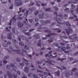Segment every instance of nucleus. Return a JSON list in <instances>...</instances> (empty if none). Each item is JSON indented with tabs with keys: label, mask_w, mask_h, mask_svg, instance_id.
Wrapping results in <instances>:
<instances>
[{
	"label": "nucleus",
	"mask_w": 78,
	"mask_h": 78,
	"mask_svg": "<svg viewBox=\"0 0 78 78\" xmlns=\"http://www.w3.org/2000/svg\"><path fill=\"white\" fill-rule=\"evenodd\" d=\"M7 74L9 78H12V75L11 73V72L9 71L7 72Z\"/></svg>",
	"instance_id": "obj_9"
},
{
	"label": "nucleus",
	"mask_w": 78,
	"mask_h": 78,
	"mask_svg": "<svg viewBox=\"0 0 78 78\" xmlns=\"http://www.w3.org/2000/svg\"><path fill=\"white\" fill-rule=\"evenodd\" d=\"M57 59L58 61H63L64 59H66L61 58H57Z\"/></svg>",
	"instance_id": "obj_28"
},
{
	"label": "nucleus",
	"mask_w": 78,
	"mask_h": 78,
	"mask_svg": "<svg viewBox=\"0 0 78 78\" xmlns=\"http://www.w3.org/2000/svg\"><path fill=\"white\" fill-rule=\"evenodd\" d=\"M23 26V23H21L20 21H19L18 22V27L19 28H21Z\"/></svg>",
	"instance_id": "obj_8"
},
{
	"label": "nucleus",
	"mask_w": 78,
	"mask_h": 78,
	"mask_svg": "<svg viewBox=\"0 0 78 78\" xmlns=\"http://www.w3.org/2000/svg\"><path fill=\"white\" fill-rule=\"evenodd\" d=\"M2 62L1 61H0V66H2Z\"/></svg>",
	"instance_id": "obj_55"
},
{
	"label": "nucleus",
	"mask_w": 78,
	"mask_h": 78,
	"mask_svg": "<svg viewBox=\"0 0 78 78\" xmlns=\"http://www.w3.org/2000/svg\"><path fill=\"white\" fill-rule=\"evenodd\" d=\"M55 75L56 76H59V75H60V73H59V71H58L55 72Z\"/></svg>",
	"instance_id": "obj_17"
},
{
	"label": "nucleus",
	"mask_w": 78,
	"mask_h": 78,
	"mask_svg": "<svg viewBox=\"0 0 78 78\" xmlns=\"http://www.w3.org/2000/svg\"><path fill=\"white\" fill-rule=\"evenodd\" d=\"M28 10H27L26 12V13H24V16H26V17H27V16H28Z\"/></svg>",
	"instance_id": "obj_26"
},
{
	"label": "nucleus",
	"mask_w": 78,
	"mask_h": 78,
	"mask_svg": "<svg viewBox=\"0 0 78 78\" xmlns=\"http://www.w3.org/2000/svg\"><path fill=\"white\" fill-rule=\"evenodd\" d=\"M12 33H11L10 34H7L8 36H8L7 37L9 39H11V36H12Z\"/></svg>",
	"instance_id": "obj_12"
},
{
	"label": "nucleus",
	"mask_w": 78,
	"mask_h": 78,
	"mask_svg": "<svg viewBox=\"0 0 78 78\" xmlns=\"http://www.w3.org/2000/svg\"><path fill=\"white\" fill-rule=\"evenodd\" d=\"M53 62L52 61H45V62H47V63H48L49 64H52V65H53V64L51 62Z\"/></svg>",
	"instance_id": "obj_15"
},
{
	"label": "nucleus",
	"mask_w": 78,
	"mask_h": 78,
	"mask_svg": "<svg viewBox=\"0 0 78 78\" xmlns=\"http://www.w3.org/2000/svg\"><path fill=\"white\" fill-rule=\"evenodd\" d=\"M39 41V42L37 44V46H39V47H41V40H40Z\"/></svg>",
	"instance_id": "obj_22"
},
{
	"label": "nucleus",
	"mask_w": 78,
	"mask_h": 78,
	"mask_svg": "<svg viewBox=\"0 0 78 78\" xmlns=\"http://www.w3.org/2000/svg\"><path fill=\"white\" fill-rule=\"evenodd\" d=\"M24 48L26 50H29V48L27 46H25L24 47Z\"/></svg>",
	"instance_id": "obj_38"
},
{
	"label": "nucleus",
	"mask_w": 78,
	"mask_h": 78,
	"mask_svg": "<svg viewBox=\"0 0 78 78\" xmlns=\"http://www.w3.org/2000/svg\"><path fill=\"white\" fill-rule=\"evenodd\" d=\"M29 10L30 11H33V9L29 8Z\"/></svg>",
	"instance_id": "obj_62"
},
{
	"label": "nucleus",
	"mask_w": 78,
	"mask_h": 78,
	"mask_svg": "<svg viewBox=\"0 0 78 78\" xmlns=\"http://www.w3.org/2000/svg\"><path fill=\"white\" fill-rule=\"evenodd\" d=\"M12 51L16 52L17 53V54H19L20 55H21L23 56H24V55H23V53L22 52L21 53H20V50H12Z\"/></svg>",
	"instance_id": "obj_6"
},
{
	"label": "nucleus",
	"mask_w": 78,
	"mask_h": 78,
	"mask_svg": "<svg viewBox=\"0 0 78 78\" xmlns=\"http://www.w3.org/2000/svg\"><path fill=\"white\" fill-rule=\"evenodd\" d=\"M20 66H22V67H23V66H24V64L23 63H20Z\"/></svg>",
	"instance_id": "obj_41"
},
{
	"label": "nucleus",
	"mask_w": 78,
	"mask_h": 78,
	"mask_svg": "<svg viewBox=\"0 0 78 78\" xmlns=\"http://www.w3.org/2000/svg\"><path fill=\"white\" fill-rule=\"evenodd\" d=\"M19 45H21V46H24V44H23V43L22 42H20Z\"/></svg>",
	"instance_id": "obj_34"
},
{
	"label": "nucleus",
	"mask_w": 78,
	"mask_h": 78,
	"mask_svg": "<svg viewBox=\"0 0 78 78\" xmlns=\"http://www.w3.org/2000/svg\"><path fill=\"white\" fill-rule=\"evenodd\" d=\"M65 47H62L61 48V50L62 51H65V50L66 49Z\"/></svg>",
	"instance_id": "obj_36"
},
{
	"label": "nucleus",
	"mask_w": 78,
	"mask_h": 78,
	"mask_svg": "<svg viewBox=\"0 0 78 78\" xmlns=\"http://www.w3.org/2000/svg\"><path fill=\"white\" fill-rule=\"evenodd\" d=\"M44 74L45 75H47L48 74L49 76H51V74H50V73H48L46 72H44Z\"/></svg>",
	"instance_id": "obj_23"
},
{
	"label": "nucleus",
	"mask_w": 78,
	"mask_h": 78,
	"mask_svg": "<svg viewBox=\"0 0 78 78\" xmlns=\"http://www.w3.org/2000/svg\"><path fill=\"white\" fill-rule=\"evenodd\" d=\"M69 9L67 8L66 9H65L64 11H69Z\"/></svg>",
	"instance_id": "obj_51"
},
{
	"label": "nucleus",
	"mask_w": 78,
	"mask_h": 78,
	"mask_svg": "<svg viewBox=\"0 0 78 78\" xmlns=\"http://www.w3.org/2000/svg\"><path fill=\"white\" fill-rule=\"evenodd\" d=\"M28 57H29V58H30V59H31V57H32V55H28Z\"/></svg>",
	"instance_id": "obj_56"
},
{
	"label": "nucleus",
	"mask_w": 78,
	"mask_h": 78,
	"mask_svg": "<svg viewBox=\"0 0 78 78\" xmlns=\"http://www.w3.org/2000/svg\"><path fill=\"white\" fill-rule=\"evenodd\" d=\"M37 72H40V73H43L42 71H41L39 70H37Z\"/></svg>",
	"instance_id": "obj_48"
},
{
	"label": "nucleus",
	"mask_w": 78,
	"mask_h": 78,
	"mask_svg": "<svg viewBox=\"0 0 78 78\" xmlns=\"http://www.w3.org/2000/svg\"><path fill=\"white\" fill-rule=\"evenodd\" d=\"M39 75L40 76H43V75L42 74H39Z\"/></svg>",
	"instance_id": "obj_63"
},
{
	"label": "nucleus",
	"mask_w": 78,
	"mask_h": 78,
	"mask_svg": "<svg viewBox=\"0 0 78 78\" xmlns=\"http://www.w3.org/2000/svg\"><path fill=\"white\" fill-rule=\"evenodd\" d=\"M29 70V69H28V68L25 67L24 68V71L26 73H28V70Z\"/></svg>",
	"instance_id": "obj_14"
},
{
	"label": "nucleus",
	"mask_w": 78,
	"mask_h": 78,
	"mask_svg": "<svg viewBox=\"0 0 78 78\" xmlns=\"http://www.w3.org/2000/svg\"><path fill=\"white\" fill-rule=\"evenodd\" d=\"M72 36L74 37L73 39L72 38ZM69 39H73V41H76V40L77 39H78V37H76V34H73L72 36H69Z\"/></svg>",
	"instance_id": "obj_5"
},
{
	"label": "nucleus",
	"mask_w": 78,
	"mask_h": 78,
	"mask_svg": "<svg viewBox=\"0 0 78 78\" xmlns=\"http://www.w3.org/2000/svg\"><path fill=\"white\" fill-rule=\"evenodd\" d=\"M16 16L15 15L14 17L12 18V19H13L12 20V19L10 20V22L9 23V25H11L12 21L13 22L12 24H14V25H16V24H17V23L16 22V21L17 20H16V19L15 18L16 17Z\"/></svg>",
	"instance_id": "obj_2"
},
{
	"label": "nucleus",
	"mask_w": 78,
	"mask_h": 78,
	"mask_svg": "<svg viewBox=\"0 0 78 78\" xmlns=\"http://www.w3.org/2000/svg\"><path fill=\"white\" fill-rule=\"evenodd\" d=\"M12 31L13 33H15V28H13L12 29Z\"/></svg>",
	"instance_id": "obj_47"
},
{
	"label": "nucleus",
	"mask_w": 78,
	"mask_h": 78,
	"mask_svg": "<svg viewBox=\"0 0 78 78\" xmlns=\"http://www.w3.org/2000/svg\"><path fill=\"white\" fill-rule=\"evenodd\" d=\"M66 26H67L68 27H70L71 26V25H70V24L69 23V22H67L66 23Z\"/></svg>",
	"instance_id": "obj_33"
},
{
	"label": "nucleus",
	"mask_w": 78,
	"mask_h": 78,
	"mask_svg": "<svg viewBox=\"0 0 78 78\" xmlns=\"http://www.w3.org/2000/svg\"><path fill=\"white\" fill-rule=\"evenodd\" d=\"M15 3L16 6H20L22 4V1L21 0H15Z\"/></svg>",
	"instance_id": "obj_3"
},
{
	"label": "nucleus",
	"mask_w": 78,
	"mask_h": 78,
	"mask_svg": "<svg viewBox=\"0 0 78 78\" xmlns=\"http://www.w3.org/2000/svg\"><path fill=\"white\" fill-rule=\"evenodd\" d=\"M5 30L7 31H10V30H9V29H8V27H6L5 28Z\"/></svg>",
	"instance_id": "obj_46"
},
{
	"label": "nucleus",
	"mask_w": 78,
	"mask_h": 78,
	"mask_svg": "<svg viewBox=\"0 0 78 78\" xmlns=\"http://www.w3.org/2000/svg\"><path fill=\"white\" fill-rule=\"evenodd\" d=\"M73 59V58H69V60L70 61H72Z\"/></svg>",
	"instance_id": "obj_57"
},
{
	"label": "nucleus",
	"mask_w": 78,
	"mask_h": 78,
	"mask_svg": "<svg viewBox=\"0 0 78 78\" xmlns=\"http://www.w3.org/2000/svg\"><path fill=\"white\" fill-rule=\"evenodd\" d=\"M33 30H34V29H31L30 30H29V32H30V31H33Z\"/></svg>",
	"instance_id": "obj_60"
},
{
	"label": "nucleus",
	"mask_w": 78,
	"mask_h": 78,
	"mask_svg": "<svg viewBox=\"0 0 78 78\" xmlns=\"http://www.w3.org/2000/svg\"><path fill=\"white\" fill-rule=\"evenodd\" d=\"M40 27H38V29L37 30V31H39V32H41V30L42 29V28H41V26H40Z\"/></svg>",
	"instance_id": "obj_30"
},
{
	"label": "nucleus",
	"mask_w": 78,
	"mask_h": 78,
	"mask_svg": "<svg viewBox=\"0 0 78 78\" xmlns=\"http://www.w3.org/2000/svg\"><path fill=\"white\" fill-rule=\"evenodd\" d=\"M57 68H58V69H61V70H65V69H66V68L64 66H62L61 67L62 69H61V68L59 67H57Z\"/></svg>",
	"instance_id": "obj_19"
},
{
	"label": "nucleus",
	"mask_w": 78,
	"mask_h": 78,
	"mask_svg": "<svg viewBox=\"0 0 78 78\" xmlns=\"http://www.w3.org/2000/svg\"><path fill=\"white\" fill-rule=\"evenodd\" d=\"M23 59L24 60V61H25L26 62L25 63V65H26V66H28L29 65V63H28V61L26 60L24 58H23Z\"/></svg>",
	"instance_id": "obj_16"
},
{
	"label": "nucleus",
	"mask_w": 78,
	"mask_h": 78,
	"mask_svg": "<svg viewBox=\"0 0 78 78\" xmlns=\"http://www.w3.org/2000/svg\"><path fill=\"white\" fill-rule=\"evenodd\" d=\"M31 75V73H29L28 74V76H30Z\"/></svg>",
	"instance_id": "obj_64"
},
{
	"label": "nucleus",
	"mask_w": 78,
	"mask_h": 78,
	"mask_svg": "<svg viewBox=\"0 0 78 78\" xmlns=\"http://www.w3.org/2000/svg\"><path fill=\"white\" fill-rule=\"evenodd\" d=\"M44 13H42V15L41 14L39 15V17L40 19H43V17H44Z\"/></svg>",
	"instance_id": "obj_18"
},
{
	"label": "nucleus",
	"mask_w": 78,
	"mask_h": 78,
	"mask_svg": "<svg viewBox=\"0 0 78 78\" xmlns=\"http://www.w3.org/2000/svg\"><path fill=\"white\" fill-rule=\"evenodd\" d=\"M55 45L56 47H58V49L57 50V51H61V50H60L59 49H60V48H61V47L59 46V44H56Z\"/></svg>",
	"instance_id": "obj_10"
},
{
	"label": "nucleus",
	"mask_w": 78,
	"mask_h": 78,
	"mask_svg": "<svg viewBox=\"0 0 78 78\" xmlns=\"http://www.w3.org/2000/svg\"><path fill=\"white\" fill-rule=\"evenodd\" d=\"M33 76L34 77V78H37V75H36L35 74H34L33 75Z\"/></svg>",
	"instance_id": "obj_35"
},
{
	"label": "nucleus",
	"mask_w": 78,
	"mask_h": 78,
	"mask_svg": "<svg viewBox=\"0 0 78 78\" xmlns=\"http://www.w3.org/2000/svg\"><path fill=\"white\" fill-rule=\"evenodd\" d=\"M76 70V68H74L72 69V71L71 72V74L70 75H73V73H72V72H75Z\"/></svg>",
	"instance_id": "obj_20"
},
{
	"label": "nucleus",
	"mask_w": 78,
	"mask_h": 78,
	"mask_svg": "<svg viewBox=\"0 0 78 78\" xmlns=\"http://www.w3.org/2000/svg\"><path fill=\"white\" fill-rule=\"evenodd\" d=\"M39 25V23H37L35 24V25L36 27H37V26H38V25Z\"/></svg>",
	"instance_id": "obj_58"
},
{
	"label": "nucleus",
	"mask_w": 78,
	"mask_h": 78,
	"mask_svg": "<svg viewBox=\"0 0 78 78\" xmlns=\"http://www.w3.org/2000/svg\"><path fill=\"white\" fill-rule=\"evenodd\" d=\"M10 66L14 68V69H12V70L14 71V72H16V69H17V67H16V66L14 64H12V63H11L10 64Z\"/></svg>",
	"instance_id": "obj_7"
},
{
	"label": "nucleus",
	"mask_w": 78,
	"mask_h": 78,
	"mask_svg": "<svg viewBox=\"0 0 78 78\" xmlns=\"http://www.w3.org/2000/svg\"><path fill=\"white\" fill-rule=\"evenodd\" d=\"M17 19H18V20H22V19H23V18H22V17H18L17 18Z\"/></svg>",
	"instance_id": "obj_40"
},
{
	"label": "nucleus",
	"mask_w": 78,
	"mask_h": 78,
	"mask_svg": "<svg viewBox=\"0 0 78 78\" xmlns=\"http://www.w3.org/2000/svg\"><path fill=\"white\" fill-rule=\"evenodd\" d=\"M14 78H17V74L16 75H14L13 76Z\"/></svg>",
	"instance_id": "obj_61"
},
{
	"label": "nucleus",
	"mask_w": 78,
	"mask_h": 78,
	"mask_svg": "<svg viewBox=\"0 0 78 78\" xmlns=\"http://www.w3.org/2000/svg\"><path fill=\"white\" fill-rule=\"evenodd\" d=\"M65 31L68 36L69 35L70 33H73V30L70 27H68V29H66Z\"/></svg>",
	"instance_id": "obj_4"
},
{
	"label": "nucleus",
	"mask_w": 78,
	"mask_h": 78,
	"mask_svg": "<svg viewBox=\"0 0 78 78\" xmlns=\"http://www.w3.org/2000/svg\"><path fill=\"white\" fill-rule=\"evenodd\" d=\"M54 15H56V17H54V19L55 20H56V21H57V23H58V24H59V25H61V24H65V23H60L61 21V19L57 18V17L58 16H59V17H60L61 19H62V18L63 17V16L61 15V14H60L59 15H58V13H57V12H54Z\"/></svg>",
	"instance_id": "obj_1"
},
{
	"label": "nucleus",
	"mask_w": 78,
	"mask_h": 78,
	"mask_svg": "<svg viewBox=\"0 0 78 78\" xmlns=\"http://www.w3.org/2000/svg\"><path fill=\"white\" fill-rule=\"evenodd\" d=\"M56 57H57V56H53L52 55H51L48 56V57L49 58H56Z\"/></svg>",
	"instance_id": "obj_31"
},
{
	"label": "nucleus",
	"mask_w": 78,
	"mask_h": 78,
	"mask_svg": "<svg viewBox=\"0 0 78 78\" xmlns=\"http://www.w3.org/2000/svg\"><path fill=\"white\" fill-rule=\"evenodd\" d=\"M31 4L29 5V6H32L33 5H34V3L33 2H31Z\"/></svg>",
	"instance_id": "obj_49"
},
{
	"label": "nucleus",
	"mask_w": 78,
	"mask_h": 78,
	"mask_svg": "<svg viewBox=\"0 0 78 78\" xmlns=\"http://www.w3.org/2000/svg\"><path fill=\"white\" fill-rule=\"evenodd\" d=\"M12 41L13 43H17V41H16V40L14 39H13L12 40Z\"/></svg>",
	"instance_id": "obj_37"
},
{
	"label": "nucleus",
	"mask_w": 78,
	"mask_h": 78,
	"mask_svg": "<svg viewBox=\"0 0 78 78\" xmlns=\"http://www.w3.org/2000/svg\"><path fill=\"white\" fill-rule=\"evenodd\" d=\"M37 63L38 64H42V62H39V61H37Z\"/></svg>",
	"instance_id": "obj_44"
},
{
	"label": "nucleus",
	"mask_w": 78,
	"mask_h": 78,
	"mask_svg": "<svg viewBox=\"0 0 78 78\" xmlns=\"http://www.w3.org/2000/svg\"><path fill=\"white\" fill-rule=\"evenodd\" d=\"M39 35H34V37H36V39H39Z\"/></svg>",
	"instance_id": "obj_32"
},
{
	"label": "nucleus",
	"mask_w": 78,
	"mask_h": 78,
	"mask_svg": "<svg viewBox=\"0 0 78 78\" xmlns=\"http://www.w3.org/2000/svg\"><path fill=\"white\" fill-rule=\"evenodd\" d=\"M53 8L55 9V11H58V8L57 7H54Z\"/></svg>",
	"instance_id": "obj_39"
},
{
	"label": "nucleus",
	"mask_w": 78,
	"mask_h": 78,
	"mask_svg": "<svg viewBox=\"0 0 78 78\" xmlns=\"http://www.w3.org/2000/svg\"><path fill=\"white\" fill-rule=\"evenodd\" d=\"M52 35H55V34L54 33H51L50 34H48L46 35V36L47 37H50Z\"/></svg>",
	"instance_id": "obj_13"
},
{
	"label": "nucleus",
	"mask_w": 78,
	"mask_h": 78,
	"mask_svg": "<svg viewBox=\"0 0 78 78\" xmlns=\"http://www.w3.org/2000/svg\"><path fill=\"white\" fill-rule=\"evenodd\" d=\"M69 72H67L65 74V76L66 77H69Z\"/></svg>",
	"instance_id": "obj_24"
},
{
	"label": "nucleus",
	"mask_w": 78,
	"mask_h": 78,
	"mask_svg": "<svg viewBox=\"0 0 78 78\" xmlns=\"http://www.w3.org/2000/svg\"><path fill=\"white\" fill-rule=\"evenodd\" d=\"M3 62L4 64H6V63H7V61H6V60H3Z\"/></svg>",
	"instance_id": "obj_43"
},
{
	"label": "nucleus",
	"mask_w": 78,
	"mask_h": 78,
	"mask_svg": "<svg viewBox=\"0 0 78 78\" xmlns=\"http://www.w3.org/2000/svg\"><path fill=\"white\" fill-rule=\"evenodd\" d=\"M24 34L25 35H26V36H30V35H31V34L29 32L24 33Z\"/></svg>",
	"instance_id": "obj_25"
},
{
	"label": "nucleus",
	"mask_w": 78,
	"mask_h": 78,
	"mask_svg": "<svg viewBox=\"0 0 78 78\" xmlns=\"http://www.w3.org/2000/svg\"><path fill=\"white\" fill-rule=\"evenodd\" d=\"M7 58H9V56H6L4 58V59H7Z\"/></svg>",
	"instance_id": "obj_59"
},
{
	"label": "nucleus",
	"mask_w": 78,
	"mask_h": 78,
	"mask_svg": "<svg viewBox=\"0 0 78 78\" xmlns=\"http://www.w3.org/2000/svg\"><path fill=\"white\" fill-rule=\"evenodd\" d=\"M45 5H47V4H44L43 3L41 4V6H45Z\"/></svg>",
	"instance_id": "obj_52"
},
{
	"label": "nucleus",
	"mask_w": 78,
	"mask_h": 78,
	"mask_svg": "<svg viewBox=\"0 0 78 78\" xmlns=\"http://www.w3.org/2000/svg\"><path fill=\"white\" fill-rule=\"evenodd\" d=\"M29 21L30 23H31V22H33V20H32V19H30L29 20Z\"/></svg>",
	"instance_id": "obj_53"
},
{
	"label": "nucleus",
	"mask_w": 78,
	"mask_h": 78,
	"mask_svg": "<svg viewBox=\"0 0 78 78\" xmlns=\"http://www.w3.org/2000/svg\"><path fill=\"white\" fill-rule=\"evenodd\" d=\"M39 13V12L38 11H36L34 12V14L35 15H37V14Z\"/></svg>",
	"instance_id": "obj_45"
},
{
	"label": "nucleus",
	"mask_w": 78,
	"mask_h": 78,
	"mask_svg": "<svg viewBox=\"0 0 78 78\" xmlns=\"http://www.w3.org/2000/svg\"><path fill=\"white\" fill-rule=\"evenodd\" d=\"M51 10V9L50 8H48V9H45V11H48V12H50V10Z\"/></svg>",
	"instance_id": "obj_27"
},
{
	"label": "nucleus",
	"mask_w": 78,
	"mask_h": 78,
	"mask_svg": "<svg viewBox=\"0 0 78 78\" xmlns=\"http://www.w3.org/2000/svg\"><path fill=\"white\" fill-rule=\"evenodd\" d=\"M44 32L46 33H51V31L50 30H45Z\"/></svg>",
	"instance_id": "obj_29"
},
{
	"label": "nucleus",
	"mask_w": 78,
	"mask_h": 78,
	"mask_svg": "<svg viewBox=\"0 0 78 78\" xmlns=\"http://www.w3.org/2000/svg\"><path fill=\"white\" fill-rule=\"evenodd\" d=\"M40 22L42 23H49L51 22V21L50 20L46 21L45 22L43 20H41Z\"/></svg>",
	"instance_id": "obj_11"
},
{
	"label": "nucleus",
	"mask_w": 78,
	"mask_h": 78,
	"mask_svg": "<svg viewBox=\"0 0 78 78\" xmlns=\"http://www.w3.org/2000/svg\"><path fill=\"white\" fill-rule=\"evenodd\" d=\"M11 44V42L9 41L7 43V45H10Z\"/></svg>",
	"instance_id": "obj_54"
},
{
	"label": "nucleus",
	"mask_w": 78,
	"mask_h": 78,
	"mask_svg": "<svg viewBox=\"0 0 78 78\" xmlns=\"http://www.w3.org/2000/svg\"><path fill=\"white\" fill-rule=\"evenodd\" d=\"M20 37H21V36H20V37L19 36L18 37V39H19V41H21V39H20Z\"/></svg>",
	"instance_id": "obj_50"
},
{
	"label": "nucleus",
	"mask_w": 78,
	"mask_h": 78,
	"mask_svg": "<svg viewBox=\"0 0 78 78\" xmlns=\"http://www.w3.org/2000/svg\"><path fill=\"white\" fill-rule=\"evenodd\" d=\"M59 29L58 28H54L53 29L54 30H57V31L58 33H60L61 32V30H58Z\"/></svg>",
	"instance_id": "obj_21"
},
{
	"label": "nucleus",
	"mask_w": 78,
	"mask_h": 78,
	"mask_svg": "<svg viewBox=\"0 0 78 78\" xmlns=\"http://www.w3.org/2000/svg\"><path fill=\"white\" fill-rule=\"evenodd\" d=\"M16 61H17V62H20V60L19 58H16Z\"/></svg>",
	"instance_id": "obj_42"
}]
</instances>
